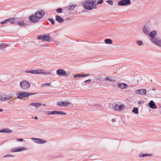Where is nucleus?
<instances>
[{
	"instance_id": "obj_1",
	"label": "nucleus",
	"mask_w": 161,
	"mask_h": 161,
	"mask_svg": "<svg viewBox=\"0 0 161 161\" xmlns=\"http://www.w3.org/2000/svg\"><path fill=\"white\" fill-rule=\"evenodd\" d=\"M45 15V11L41 10L36 12L34 14L31 15L29 18V20L32 22L36 23L38 20L43 17Z\"/></svg>"
},
{
	"instance_id": "obj_2",
	"label": "nucleus",
	"mask_w": 161,
	"mask_h": 161,
	"mask_svg": "<svg viewBox=\"0 0 161 161\" xmlns=\"http://www.w3.org/2000/svg\"><path fill=\"white\" fill-rule=\"evenodd\" d=\"M84 8L87 10H90L96 8V2L94 0H86L82 3Z\"/></svg>"
},
{
	"instance_id": "obj_3",
	"label": "nucleus",
	"mask_w": 161,
	"mask_h": 161,
	"mask_svg": "<svg viewBox=\"0 0 161 161\" xmlns=\"http://www.w3.org/2000/svg\"><path fill=\"white\" fill-rule=\"evenodd\" d=\"M30 83L26 80L21 81L20 84V87L24 90H27L30 87Z\"/></svg>"
},
{
	"instance_id": "obj_4",
	"label": "nucleus",
	"mask_w": 161,
	"mask_h": 161,
	"mask_svg": "<svg viewBox=\"0 0 161 161\" xmlns=\"http://www.w3.org/2000/svg\"><path fill=\"white\" fill-rule=\"evenodd\" d=\"M33 94V93L25 92H19L16 93V95L17 96V98L19 99H22L24 97H28L29 96Z\"/></svg>"
},
{
	"instance_id": "obj_5",
	"label": "nucleus",
	"mask_w": 161,
	"mask_h": 161,
	"mask_svg": "<svg viewBox=\"0 0 161 161\" xmlns=\"http://www.w3.org/2000/svg\"><path fill=\"white\" fill-rule=\"evenodd\" d=\"M25 72L35 74H43V75H50L52 74L50 72L46 71H25Z\"/></svg>"
},
{
	"instance_id": "obj_6",
	"label": "nucleus",
	"mask_w": 161,
	"mask_h": 161,
	"mask_svg": "<svg viewBox=\"0 0 161 161\" xmlns=\"http://www.w3.org/2000/svg\"><path fill=\"white\" fill-rule=\"evenodd\" d=\"M130 0H121L118 2V5L119 6H126L130 5Z\"/></svg>"
},
{
	"instance_id": "obj_7",
	"label": "nucleus",
	"mask_w": 161,
	"mask_h": 161,
	"mask_svg": "<svg viewBox=\"0 0 161 161\" xmlns=\"http://www.w3.org/2000/svg\"><path fill=\"white\" fill-rule=\"evenodd\" d=\"M38 39H41L44 41H50L51 38L49 35H42L39 36L38 37Z\"/></svg>"
},
{
	"instance_id": "obj_8",
	"label": "nucleus",
	"mask_w": 161,
	"mask_h": 161,
	"mask_svg": "<svg viewBox=\"0 0 161 161\" xmlns=\"http://www.w3.org/2000/svg\"><path fill=\"white\" fill-rule=\"evenodd\" d=\"M151 41L158 46L161 47V40L160 38L156 37Z\"/></svg>"
},
{
	"instance_id": "obj_9",
	"label": "nucleus",
	"mask_w": 161,
	"mask_h": 161,
	"mask_svg": "<svg viewBox=\"0 0 161 161\" xmlns=\"http://www.w3.org/2000/svg\"><path fill=\"white\" fill-rule=\"evenodd\" d=\"M31 139L35 143L39 144H43L47 142L45 140H42L39 138H31Z\"/></svg>"
},
{
	"instance_id": "obj_10",
	"label": "nucleus",
	"mask_w": 161,
	"mask_h": 161,
	"mask_svg": "<svg viewBox=\"0 0 161 161\" xmlns=\"http://www.w3.org/2000/svg\"><path fill=\"white\" fill-rule=\"evenodd\" d=\"M12 97L10 95L5 94L2 95L0 96V100L2 101H6L10 99Z\"/></svg>"
},
{
	"instance_id": "obj_11",
	"label": "nucleus",
	"mask_w": 161,
	"mask_h": 161,
	"mask_svg": "<svg viewBox=\"0 0 161 161\" xmlns=\"http://www.w3.org/2000/svg\"><path fill=\"white\" fill-rule=\"evenodd\" d=\"M27 149L25 147H22L20 148H11L10 150L12 152H17L23 151H24L27 150Z\"/></svg>"
},
{
	"instance_id": "obj_12",
	"label": "nucleus",
	"mask_w": 161,
	"mask_h": 161,
	"mask_svg": "<svg viewBox=\"0 0 161 161\" xmlns=\"http://www.w3.org/2000/svg\"><path fill=\"white\" fill-rule=\"evenodd\" d=\"M136 93L141 95H145L147 92V90L145 89H138L135 92Z\"/></svg>"
},
{
	"instance_id": "obj_13",
	"label": "nucleus",
	"mask_w": 161,
	"mask_h": 161,
	"mask_svg": "<svg viewBox=\"0 0 161 161\" xmlns=\"http://www.w3.org/2000/svg\"><path fill=\"white\" fill-rule=\"evenodd\" d=\"M157 35V32L156 31L153 30L151 31L149 34V36L150 38V40H151L155 38Z\"/></svg>"
},
{
	"instance_id": "obj_14",
	"label": "nucleus",
	"mask_w": 161,
	"mask_h": 161,
	"mask_svg": "<svg viewBox=\"0 0 161 161\" xmlns=\"http://www.w3.org/2000/svg\"><path fill=\"white\" fill-rule=\"evenodd\" d=\"M124 107V105L123 104H116L114 107V108L116 111H121L123 109Z\"/></svg>"
},
{
	"instance_id": "obj_15",
	"label": "nucleus",
	"mask_w": 161,
	"mask_h": 161,
	"mask_svg": "<svg viewBox=\"0 0 161 161\" xmlns=\"http://www.w3.org/2000/svg\"><path fill=\"white\" fill-rule=\"evenodd\" d=\"M70 104L69 102H58L57 103V105L61 107L62 106H68Z\"/></svg>"
},
{
	"instance_id": "obj_16",
	"label": "nucleus",
	"mask_w": 161,
	"mask_h": 161,
	"mask_svg": "<svg viewBox=\"0 0 161 161\" xmlns=\"http://www.w3.org/2000/svg\"><path fill=\"white\" fill-rule=\"evenodd\" d=\"M149 107L152 109H155L157 108L156 105H155L154 101L151 100L148 104Z\"/></svg>"
},
{
	"instance_id": "obj_17",
	"label": "nucleus",
	"mask_w": 161,
	"mask_h": 161,
	"mask_svg": "<svg viewBox=\"0 0 161 161\" xmlns=\"http://www.w3.org/2000/svg\"><path fill=\"white\" fill-rule=\"evenodd\" d=\"M118 86L120 88L123 89L127 88L128 85L125 83H119L118 84Z\"/></svg>"
},
{
	"instance_id": "obj_18",
	"label": "nucleus",
	"mask_w": 161,
	"mask_h": 161,
	"mask_svg": "<svg viewBox=\"0 0 161 161\" xmlns=\"http://www.w3.org/2000/svg\"><path fill=\"white\" fill-rule=\"evenodd\" d=\"M17 24L18 25L22 26H24L25 25L24 21L19 18V20L17 22Z\"/></svg>"
},
{
	"instance_id": "obj_19",
	"label": "nucleus",
	"mask_w": 161,
	"mask_h": 161,
	"mask_svg": "<svg viewBox=\"0 0 161 161\" xmlns=\"http://www.w3.org/2000/svg\"><path fill=\"white\" fill-rule=\"evenodd\" d=\"M13 132L12 130L8 128L3 129L0 130V132L11 133Z\"/></svg>"
},
{
	"instance_id": "obj_20",
	"label": "nucleus",
	"mask_w": 161,
	"mask_h": 161,
	"mask_svg": "<svg viewBox=\"0 0 161 161\" xmlns=\"http://www.w3.org/2000/svg\"><path fill=\"white\" fill-rule=\"evenodd\" d=\"M149 29L148 27L146 26H144L143 28V31L145 34L148 35L149 34Z\"/></svg>"
},
{
	"instance_id": "obj_21",
	"label": "nucleus",
	"mask_w": 161,
	"mask_h": 161,
	"mask_svg": "<svg viewBox=\"0 0 161 161\" xmlns=\"http://www.w3.org/2000/svg\"><path fill=\"white\" fill-rule=\"evenodd\" d=\"M56 20L59 22V23H62L64 21V19L63 18H61V17L59 15H56L55 16Z\"/></svg>"
},
{
	"instance_id": "obj_22",
	"label": "nucleus",
	"mask_w": 161,
	"mask_h": 161,
	"mask_svg": "<svg viewBox=\"0 0 161 161\" xmlns=\"http://www.w3.org/2000/svg\"><path fill=\"white\" fill-rule=\"evenodd\" d=\"M89 75L88 74H78L75 75L74 76L75 77H84L88 76Z\"/></svg>"
},
{
	"instance_id": "obj_23",
	"label": "nucleus",
	"mask_w": 161,
	"mask_h": 161,
	"mask_svg": "<svg viewBox=\"0 0 161 161\" xmlns=\"http://www.w3.org/2000/svg\"><path fill=\"white\" fill-rule=\"evenodd\" d=\"M52 114H60L62 115H65L66 114V113L62 112V111H52Z\"/></svg>"
},
{
	"instance_id": "obj_24",
	"label": "nucleus",
	"mask_w": 161,
	"mask_h": 161,
	"mask_svg": "<svg viewBox=\"0 0 161 161\" xmlns=\"http://www.w3.org/2000/svg\"><path fill=\"white\" fill-rule=\"evenodd\" d=\"M42 105V104L41 103H32L30 104L29 106H33L36 107H39Z\"/></svg>"
},
{
	"instance_id": "obj_25",
	"label": "nucleus",
	"mask_w": 161,
	"mask_h": 161,
	"mask_svg": "<svg viewBox=\"0 0 161 161\" xmlns=\"http://www.w3.org/2000/svg\"><path fill=\"white\" fill-rule=\"evenodd\" d=\"M105 80H108L111 82H114L115 81V79L114 77H107L105 79Z\"/></svg>"
},
{
	"instance_id": "obj_26",
	"label": "nucleus",
	"mask_w": 161,
	"mask_h": 161,
	"mask_svg": "<svg viewBox=\"0 0 161 161\" xmlns=\"http://www.w3.org/2000/svg\"><path fill=\"white\" fill-rule=\"evenodd\" d=\"M57 75H67L65 71H56Z\"/></svg>"
},
{
	"instance_id": "obj_27",
	"label": "nucleus",
	"mask_w": 161,
	"mask_h": 161,
	"mask_svg": "<svg viewBox=\"0 0 161 161\" xmlns=\"http://www.w3.org/2000/svg\"><path fill=\"white\" fill-rule=\"evenodd\" d=\"M105 43L107 44H111L113 43L112 40L110 39H106L104 40Z\"/></svg>"
},
{
	"instance_id": "obj_28",
	"label": "nucleus",
	"mask_w": 161,
	"mask_h": 161,
	"mask_svg": "<svg viewBox=\"0 0 161 161\" xmlns=\"http://www.w3.org/2000/svg\"><path fill=\"white\" fill-rule=\"evenodd\" d=\"M151 154H149L147 153H141L139 155V157L140 158L144 157L146 156H152Z\"/></svg>"
},
{
	"instance_id": "obj_29",
	"label": "nucleus",
	"mask_w": 161,
	"mask_h": 161,
	"mask_svg": "<svg viewBox=\"0 0 161 161\" xmlns=\"http://www.w3.org/2000/svg\"><path fill=\"white\" fill-rule=\"evenodd\" d=\"M8 22H10L11 24H14L15 22V18H11L8 19Z\"/></svg>"
},
{
	"instance_id": "obj_30",
	"label": "nucleus",
	"mask_w": 161,
	"mask_h": 161,
	"mask_svg": "<svg viewBox=\"0 0 161 161\" xmlns=\"http://www.w3.org/2000/svg\"><path fill=\"white\" fill-rule=\"evenodd\" d=\"M138 109L137 108H134L132 110V112L136 114H137L138 113Z\"/></svg>"
},
{
	"instance_id": "obj_31",
	"label": "nucleus",
	"mask_w": 161,
	"mask_h": 161,
	"mask_svg": "<svg viewBox=\"0 0 161 161\" xmlns=\"http://www.w3.org/2000/svg\"><path fill=\"white\" fill-rule=\"evenodd\" d=\"M7 46V45L3 43L2 44L0 45V48L3 50Z\"/></svg>"
},
{
	"instance_id": "obj_32",
	"label": "nucleus",
	"mask_w": 161,
	"mask_h": 161,
	"mask_svg": "<svg viewBox=\"0 0 161 161\" xmlns=\"http://www.w3.org/2000/svg\"><path fill=\"white\" fill-rule=\"evenodd\" d=\"M77 6L76 4H73L70 6L69 7V9L73 10Z\"/></svg>"
},
{
	"instance_id": "obj_33",
	"label": "nucleus",
	"mask_w": 161,
	"mask_h": 161,
	"mask_svg": "<svg viewBox=\"0 0 161 161\" xmlns=\"http://www.w3.org/2000/svg\"><path fill=\"white\" fill-rule=\"evenodd\" d=\"M51 85V83H46L45 84H42L41 86L42 87H45L46 86H50Z\"/></svg>"
},
{
	"instance_id": "obj_34",
	"label": "nucleus",
	"mask_w": 161,
	"mask_h": 161,
	"mask_svg": "<svg viewBox=\"0 0 161 161\" xmlns=\"http://www.w3.org/2000/svg\"><path fill=\"white\" fill-rule=\"evenodd\" d=\"M136 42L139 46H141L143 44V42L141 41L140 40L137 41Z\"/></svg>"
},
{
	"instance_id": "obj_35",
	"label": "nucleus",
	"mask_w": 161,
	"mask_h": 161,
	"mask_svg": "<svg viewBox=\"0 0 161 161\" xmlns=\"http://www.w3.org/2000/svg\"><path fill=\"white\" fill-rule=\"evenodd\" d=\"M8 22V19H5V20H3V21L1 22L0 23L1 25H3L4 24L7 23Z\"/></svg>"
},
{
	"instance_id": "obj_36",
	"label": "nucleus",
	"mask_w": 161,
	"mask_h": 161,
	"mask_svg": "<svg viewBox=\"0 0 161 161\" xmlns=\"http://www.w3.org/2000/svg\"><path fill=\"white\" fill-rule=\"evenodd\" d=\"M62 9L61 8L57 9L56 11L58 13H60L62 12Z\"/></svg>"
},
{
	"instance_id": "obj_37",
	"label": "nucleus",
	"mask_w": 161,
	"mask_h": 161,
	"mask_svg": "<svg viewBox=\"0 0 161 161\" xmlns=\"http://www.w3.org/2000/svg\"><path fill=\"white\" fill-rule=\"evenodd\" d=\"M107 2L111 5H113V1L111 0L107 1Z\"/></svg>"
},
{
	"instance_id": "obj_38",
	"label": "nucleus",
	"mask_w": 161,
	"mask_h": 161,
	"mask_svg": "<svg viewBox=\"0 0 161 161\" xmlns=\"http://www.w3.org/2000/svg\"><path fill=\"white\" fill-rule=\"evenodd\" d=\"M103 0H100L97 2V5L101 4H102L103 3Z\"/></svg>"
},
{
	"instance_id": "obj_39",
	"label": "nucleus",
	"mask_w": 161,
	"mask_h": 161,
	"mask_svg": "<svg viewBox=\"0 0 161 161\" xmlns=\"http://www.w3.org/2000/svg\"><path fill=\"white\" fill-rule=\"evenodd\" d=\"M14 157V156L13 155H12L10 154H7L3 156V157Z\"/></svg>"
},
{
	"instance_id": "obj_40",
	"label": "nucleus",
	"mask_w": 161,
	"mask_h": 161,
	"mask_svg": "<svg viewBox=\"0 0 161 161\" xmlns=\"http://www.w3.org/2000/svg\"><path fill=\"white\" fill-rule=\"evenodd\" d=\"M52 111H46L45 112L46 113L49 115H51L52 114Z\"/></svg>"
},
{
	"instance_id": "obj_41",
	"label": "nucleus",
	"mask_w": 161,
	"mask_h": 161,
	"mask_svg": "<svg viewBox=\"0 0 161 161\" xmlns=\"http://www.w3.org/2000/svg\"><path fill=\"white\" fill-rule=\"evenodd\" d=\"M49 21L51 22V24H52L53 25V24H54V20H53V19H49Z\"/></svg>"
},
{
	"instance_id": "obj_42",
	"label": "nucleus",
	"mask_w": 161,
	"mask_h": 161,
	"mask_svg": "<svg viewBox=\"0 0 161 161\" xmlns=\"http://www.w3.org/2000/svg\"><path fill=\"white\" fill-rule=\"evenodd\" d=\"M91 81V80L90 79H88L84 81V83H89Z\"/></svg>"
},
{
	"instance_id": "obj_43",
	"label": "nucleus",
	"mask_w": 161,
	"mask_h": 161,
	"mask_svg": "<svg viewBox=\"0 0 161 161\" xmlns=\"http://www.w3.org/2000/svg\"><path fill=\"white\" fill-rule=\"evenodd\" d=\"M24 140L22 138H19L17 139V141L19 142H22Z\"/></svg>"
},
{
	"instance_id": "obj_44",
	"label": "nucleus",
	"mask_w": 161,
	"mask_h": 161,
	"mask_svg": "<svg viewBox=\"0 0 161 161\" xmlns=\"http://www.w3.org/2000/svg\"><path fill=\"white\" fill-rule=\"evenodd\" d=\"M112 122H115V119H112Z\"/></svg>"
},
{
	"instance_id": "obj_45",
	"label": "nucleus",
	"mask_w": 161,
	"mask_h": 161,
	"mask_svg": "<svg viewBox=\"0 0 161 161\" xmlns=\"http://www.w3.org/2000/svg\"><path fill=\"white\" fill-rule=\"evenodd\" d=\"M38 119V117L37 116H35V119Z\"/></svg>"
},
{
	"instance_id": "obj_46",
	"label": "nucleus",
	"mask_w": 161,
	"mask_h": 161,
	"mask_svg": "<svg viewBox=\"0 0 161 161\" xmlns=\"http://www.w3.org/2000/svg\"><path fill=\"white\" fill-rule=\"evenodd\" d=\"M3 111V109L0 108V112H2Z\"/></svg>"
},
{
	"instance_id": "obj_47",
	"label": "nucleus",
	"mask_w": 161,
	"mask_h": 161,
	"mask_svg": "<svg viewBox=\"0 0 161 161\" xmlns=\"http://www.w3.org/2000/svg\"><path fill=\"white\" fill-rule=\"evenodd\" d=\"M101 79V77H99L98 78V80H100Z\"/></svg>"
},
{
	"instance_id": "obj_48",
	"label": "nucleus",
	"mask_w": 161,
	"mask_h": 161,
	"mask_svg": "<svg viewBox=\"0 0 161 161\" xmlns=\"http://www.w3.org/2000/svg\"><path fill=\"white\" fill-rule=\"evenodd\" d=\"M57 70H59V71H60V70H62V69H58Z\"/></svg>"
},
{
	"instance_id": "obj_49",
	"label": "nucleus",
	"mask_w": 161,
	"mask_h": 161,
	"mask_svg": "<svg viewBox=\"0 0 161 161\" xmlns=\"http://www.w3.org/2000/svg\"><path fill=\"white\" fill-rule=\"evenodd\" d=\"M141 103V101H139V102H138L139 104H140Z\"/></svg>"
},
{
	"instance_id": "obj_50",
	"label": "nucleus",
	"mask_w": 161,
	"mask_h": 161,
	"mask_svg": "<svg viewBox=\"0 0 161 161\" xmlns=\"http://www.w3.org/2000/svg\"><path fill=\"white\" fill-rule=\"evenodd\" d=\"M43 106H45L46 105H45V104H43Z\"/></svg>"
},
{
	"instance_id": "obj_51",
	"label": "nucleus",
	"mask_w": 161,
	"mask_h": 161,
	"mask_svg": "<svg viewBox=\"0 0 161 161\" xmlns=\"http://www.w3.org/2000/svg\"><path fill=\"white\" fill-rule=\"evenodd\" d=\"M152 90H154V89H152Z\"/></svg>"
},
{
	"instance_id": "obj_52",
	"label": "nucleus",
	"mask_w": 161,
	"mask_h": 161,
	"mask_svg": "<svg viewBox=\"0 0 161 161\" xmlns=\"http://www.w3.org/2000/svg\"><path fill=\"white\" fill-rule=\"evenodd\" d=\"M160 108H161V106H160Z\"/></svg>"
}]
</instances>
